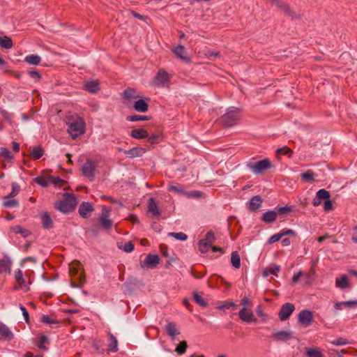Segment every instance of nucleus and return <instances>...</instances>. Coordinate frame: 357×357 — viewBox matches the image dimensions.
<instances>
[{
	"mask_svg": "<svg viewBox=\"0 0 357 357\" xmlns=\"http://www.w3.org/2000/svg\"><path fill=\"white\" fill-rule=\"evenodd\" d=\"M241 114V109L235 107H230L226 113L222 116L221 122L226 127H231L237 123Z\"/></svg>",
	"mask_w": 357,
	"mask_h": 357,
	"instance_id": "nucleus-2",
	"label": "nucleus"
},
{
	"mask_svg": "<svg viewBox=\"0 0 357 357\" xmlns=\"http://www.w3.org/2000/svg\"><path fill=\"white\" fill-rule=\"evenodd\" d=\"M126 252H131L134 250V245L131 241L126 243L123 248Z\"/></svg>",
	"mask_w": 357,
	"mask_h": 357,
	"instance_id": "nucleus-63",
	"label": "nucleus"
},
{
	"mask_svg": "<svg viewBox=\"0 0 357 357\" xmlns=\"http://www.w3.org/2000/svg\"><path fill=\"white\" fill-rule=\"evenodd\" d=\"M24 61L29 64L36 66L40 63L41 59L38 55L30 54L25 57Z\"/></svg>",
	"mask_w": 357,
	"mask_h": 357,
	"instance_id": "nucleus-37",
	"label": "nucleus"
},
{
	"mask_svg": "<svg viewBox=\"0 0 357 357\" xmlns=\"http://www.w3.org/2000/svg\"><path fill=\"white\" fill-rule=\"evenodd\" d=\"M85 90L91 93H96L100 90V84L97 80H89L84 84Z\"/></svg>",
	"mask_w": 357,
	"mask_h": 357,
	"instance_id": "nucleus-16",
	"label": "nucleus"
},
{
	"mask_svg": "<svg viewBox=\"0 0 357 357\" xmlns=\"http://www.w3.org/2000/svg\"><path fill=\"white\" fill-rule=\"evenodd\" d=\"M316 196L320 199H328L330 198L331 195L328 191L325 189H320L317 192Z\"/></svg>",
	"mask_w": 357,
	"mask_h": 357,
	"instance_id": "nucleus-48",
	"label": "nucleus"
},
{
	"mask_svg": "<svg viewBox=\"0 0 357 357\" xmlns=\"http://www.w3.org/2000/svg\"><path fill=\"white\" fill-rule=\"evenodd\" d=\"M165 331L172 340H174L176 336L180 334L179 331L176 328V324L174 322H169L165 326Z\"/></svg>",
	"mask_w": 357,
	"mask_h": 357,
	"instance_id": "nucleus-15",
	"label": "nucleus"
},
{
	"mask_svg": "<svg viewBox=\"0 0 357 357\" xmlns=\"http://www.w3.org/2000/svg\"><path fill=\"white\" fill-rule=\"evenodd\" d=\"M11 268V261L8 257H4L0 260V274L10 273Z\"/></svg>",
	"mask_w": 357,
	"mask_h": 357,
	"instance_id": "nucleus-21",
	"label": "nucleus"
},
{
	"mask_svg": "<svg viewBox=\"0 0 357 357\" xmlns=\"http://www.w3.org/2000/svg\"><path fill=\"white\" fill-rule=\"evenodd\" d=\"M63 200L66 202V204H68V206L72 209V211L74 210L77 204L76 197L73 194H66L64 195Z\"/></svg>",
	"mask_w": 357,
	"mask_h": 357,
	"instance_id": "nucleus-31",
	"label": "nucleus"
},
{
	"mask_svg": "<svg viewBox=\"0 0 357 357\" xmlns=\"http://www.w3.org/2000/svg\"><path fill=\"white\" fill-rule=\"evenodd\" d=\"M55 208L58 211H59L63 213H68L72 211V209L68 206V204H66V202L63 199L57 202L55 204Z\"/></svg>",
	"mask_w": 357,
	"mask_h": 357,
	"instance_id": "nucleus-33",
	"label": "nucleus"
},
{
	"mask_svg": "<svg viewBox=\"0 0 357 357\" xmlns=\"http://www.w3.org/2000/svg\"><path fill=\"white\" fill-rule=\"evenodd\" d=\"M262 203V199L259 195L254 196L249 202L248 208L253 211L260 208Z\"/></svg>",
	"mask_w": 357,
	"mask_h": 357,
	"instance_id": "nucleus-22",
	"label": "nucleus"
},
{
	"mask_svg": "<svg viewBox=\"0 0 357 357\" xmlns=\"http://www.w3.org/2000/svg\"><path fill=\"white\" fill-rule=\"evenodd\" d=\"M248 167L255 174H260L271 167V162L268 159L266 158L256 162L248 163Z\"/></svg>",
	"mask_w": 357,
	"mask_h": 357,
	"instance_id": "nucleus-5",
	"label": "nucleus"
},
{
	"mask_svg": "<svg viewBox=\"0 0 357 357\" xmlns=\"http://www.w3.org/2000/svg\"><path fill=\"white\" fill-rule=\"evenodd\" d=\"M335 286L340 289H344L350 287L347 275H342L340 278H336Z\"/></svg>",
	"mask_w": 357,
	"mask_h": 357,
	"instance_id": "nucleus-25",
	"label": "nucleus"
},
{
	"mask_svg": "<svg viewBox=\"0 0 357 357\" xmlns=\"http://www.w3.org/2000/svg\"><path fill=\"white\" fill-rule=\"evenodd\" d=\"M14 338V334L10 328L3 323L0 322V340L10 341Z\"/></svg>",
	"mask_w": 357,
	"mask_h": 357,
	"instance_id": "nucleus-11",
	"label": "nucleus"
},
{
	"mask_svg": "<svg viewBox=\"0 0 357 357\" xmlns=\"http://www.w3.org/2000/svg\"><path fill=\"white\" fill-rule=\"evenodd\" d=\"M133 108L137 112H145L148 110L149 105L144 100L140 99L134 103Z\"/></svg>",
	"mask_w": 357,
	"mask_h": 357,
	"instance_id": "nucleus-29",
	"label": "nucleus"
},
{
	"mask_svg": "<svg viewBox=\"0 0 357 357\" xmlns=\"http://www.w3.org/2000/svg\"><path fill=\"white\" fill-rule=\"evenodd\" d=\"M40 321L43 323L48 324V325L57 324L59 323L57 319L50 317V316L46 315V314H43L41 317Z\"/></svg>",
	"mask_w": 357,
	"mask_h": 357,
	"instance_id": "nucleus-45",
	"label": "nucleus"
},
{
	"mask_svg": "<svg viewBox=\"0 0 357 357\" xmlns=\"http://www.w3.org/2000/svg\"><path fill=\"white\" fill-rule=\"evenodd\" d=\"M15 279L18 283L20 289H23L24 291H27L29 289V283L26 282L21 270L19 269L15 272Z\"/></svg>",
	"mask_w": 357,
	"mask_h": 357,
	"instance_id": "nucleus-14",
	"label": "nucleus"
},
{
	"mask_svg": "<svg viewBox=\"0 0 357 357\" xmlns=\"http://www.w3.org/2000/svg\"><path fill=\"white\" fill-rule=\"evenodd\" d=\"M11 231L15 234H20L23 237H26L30 234V231L20 227V225H15L11 227Z\"/></svg>",
	"mask_w": 357,
	"mask_h": 357,
	"instance_id": "nucleus-36",
	"label": "nucleus"
},
{
	"mask_svg": "<svg viewBox=\"0 0 357 357\" xmlns=\"http://www.w3.org/2000/svg\"><path fill=\"white\" fill-rule=\"evenodd\" d=\"M35 182L42 187H47L49 185V178L47 179L44 177L35 178Z\"/></svg>",
	"mask_w": 357,
	"mask_h": 357,
	"instance_id": "nucleus-54",
	"label": "nucleus"
},
{
	"mask_svg": "<svg viewBox=\"0 0 357 357\" xmlns=\"http://www.w3.org/2000/svg\"><path fill=\"white\" fill-rule=\"evenodd\" d=\"M349 342L347 341V340L343 337H339L331 342V344L335 346L345 345L347 344Z\"/></svg>",
	"mask_w": 357,
	"mask_h": 357,
	"instance_id": "nucleus-57",
	"label": "nucleus"
},
{
	"mask_svg": "<svg viewBox=\"0 0 357 357\" xmlns=\"http://www.w3.org/2000/svg\"><path fill=\"white\" fill-rule=\"evenodd\" d=\"M79 264L76 262L75 264H72L70 266V273L71 275L77 276L79 280L82 281L84 279V275L82 273H79Z\"/></svg>",
	"mask_w": 357,
	"mask_h": 357,
	"instance_id": "nucleus-26",
	"label": "nucleus"
},
{
	"mask_svg": "<svg viewBox=\"0 0 357 357\" xmlns=\"http://www.w3.org/2000/svg\"><path fill=\"white\" fill-rule=\"evenodd\" d=\"M293 210H294L293 206H277L275 208V211L278 213V215L279 214V215H285L287 213L292 212Z\"/></svg>",
	"mask_w": 357,
	"mask_h": 357,
	"instance_id": "nucleus-39",
	"label": "nucleus"
},
{
	"mask_svg": "<svg viewBox=\"0 0 357 357\" xmlns=\"http://www.w3.org/2000/svg\"><path fill=\"white\" fill-rule=\"evenodd\" d=\"M188 347V344L186 341L181 342L176 347L175 351L178 355H183L185 353Z\"/></svg>",
	"mask_w": 357,
	"mask_h": 357,
	"instance_id": "nucleus-41",
	"label": "nucleus"
},
{
	"mask_svg": "<svg viewBox=\"0 0 357 357\" xmlns=\"http://www.w3.org/2000/svg\"><path fill=\"white\" fill-rule=\"evenodd\" d=\"M20 191V185L16 183H12V191L7 196H5L3 199H10V198H14Z\"/></svg>",
	"mask_w": 357,
	"mask_h": 357,
	"instance_id": "nucleus-40",
	"label": "nucleus"
},
{
	"mask_svg": "<svg viewBox=\"0 0 357 357\" xmlns=\"http://www.w3.org/2000/svg\"><path fill=\"white\" fill-rule=\"evenodd\" d=\"M68 132L73 139L81 136L85 131V122L84 119L77 116H72L68 119Z\"/></svg>",
	"mask_w": 357,
	"mask_h": 357,
	"instance_id": "nucleus-1",
	"label": "nucleus"
},
{
	"mask_svg": "<svg viewBox=\"0 0 357 357\" xmlns=\"http://www.w3.org/2000/svg\"><path fill=\"white\" fill-rule=\"evenodd\" d=\"M96 169V164L91 160H87L82 166L81 170L82 174L92 181L95 176V172Z\"/></svg>",
	"mask_w": 357,
	"mask_h": 357,
	"instance_id": "nucleus-6",
	"label": "nucleus"
},
{
	"mask_svg": "<svg viewBox=\"0 0 357 357\" xmlns=\"http://www.w3.org/2000/svg\"><path fill=\"white\" fill-rule=\"evenodd\" d=\"M62 182V180L58 176H50L49 184L52 183L54 185H59Z\"/></svg>",
	"mask_w": 357,
	"mask_h": 357,
	"instance_id": "nucleus-60",
	"label": "nucleus"
},
{
	"mask_svg": "<svg viewBox=\"0 0 357 357\" xmlns=\"http://www.w3.org/2000/svg\"><path fill=\"white\" fill-rule=\"evenodd\" d=\"M282 238V236L280 234V232H279V233H277V234L271 236L269 238L268 242L269 244H273V243L280 241Z\"/></svg>",
	"mask_w": 357,
	"mask_h": 357,
	"instance_id": "nucleus-59",
	"label": "nucleus"
},
{
	"mask_svg": "<svg viewBox=\"0 0 357 357\" xmlns=\"http://www.w3.org/2000/svg\"><path fill=\"white\" fill-rule=\"evenodd\" d=\"M41 222L43 228L50 229L53 226V222L48 213H44L41 216Z\"/></svg>",
	"mask_w": 357,
	"mask_h": 357,
	"instance_id": "nucleus-32",
	"label": "nucleus"
},
{
	"mask_svg": "<svg viewBox=\"0 0 357 357\" xmlns=\"http://www.w3.org/2000/svg\"><path fill=\"white\" fill-rule=\"evenodd\" d=\"M4 199L5 201L3 202L2 205L5 208H14L18 206V202L13 198Z\"/></svg>",
	"mask_w": 357,
	"mask_h": 357,
	"instance_id": "nucleus-46",
	"label": "nucleus"
},
{
	"mask_svg": "<svg viewBox=\"0 0 357 357\" xmlns=\"http://www.w3.org/2000/svg\"><path fill=\"white\" fill-rule=\"evenodd\" d=\"M293 337V333L288 331H280L271 335V338L275 342H287Z\"/></svg>",
	"mask_w": 357,
	"mask_h": 357,
	"instance_id": "nucleus-10",
	"label": "nucleus"
},
{
	"mask_svg": "<svg viewBox=\"0 0 357 357\" xmlns=\"http://www.w3.org/2000/svg\"><path fill=\"white\" fill-rule=\"evenodd\" d=\"M0 46L2 48L9 50L13 46L12 40L8 36L0 37Z\"/></svg>",
	"mask_w": 357,
	"mask_h": 357,
	"instance_id": "nucleus-34",
	"label": "nucleus"
},
{
	"mask_svg": "<svg viewBox=\"0 0 357 357\" xmlns=\"http://www.w3.org/2000/svg\"><path fill=\"white\" fill-rule=\"evenodd\" d=\"M239 318L244 322L251 323L256 321L253 313L248 310L246 307H243L238 312Z\"/></svg>",
	"mask_w": 357,
	"mask_h": 357,
	"instance_id": "nucleus-13",
	"label": "nucleus"
},
{
	"mask_svg": "<svg viewBox=\"0 0 357 357\" xmlns=\"http://www.w3.org/2000/svg\"><path fill=\"white\" fill-rule=\"evenodd\" d=\"M30 157L33 160L40 158L44 154V150L41 146H33L29 148Z\"/></svg>",
	"mask_w": 357,
	"mask_h": 357,
	"instance_id": "nucleus-17",
	"label": "nucleus"
},
{
	"mask_svg": "<svg viewBox=\"0 0 357 357\" xmlns=\"http://www.w3.org/2000/svg\"><path fill=\"white\" fill-rule=\"evenodd\" d=\"M160 261V258L155 255H148L144 260V265L149 268H155Z\"/></svg>",
	"mask_w": 357,
	"mask_h": 357,
	"instance_id": "nucleus-19",
	"label": "nucleus"
},
{
	"mask_svg": "<svg viewBox=\"0 0 357 357\" xmlns=\"http://www.w3.org/2000/svg\"><path fill=\"white\" fill-rule=\"evenodd\" d=\"M298 319L301 325L307 327L310 326L313 321L312 312L308 310H303L298 314Z\"/></svg>",
	"mask_w": 357,
	"mask_h": 357,
	"instance_id": "nucleus-8",
	"label": "nucleus"
},
{
	"mask_svg": "<svg viewBox=\"0 0 357 357\" xmlns=\"http://www.w3.org/2000/svg\"><path fill=\"white\" fill-rule=\"evenodd\" d=\"M231 263L235 268H239L241 266V258L236 251L231 252Z\"/></svg>",
	"mask_w": 357,
	"mask_h": 357,
	"instance_id": "nucleus-38",
	"label": "nucleus"
},
{
	"mask_svg": "<svg viewBox=\"0 0 357 357\" xmlns=\"http://www.w3.org/2000/svg\"><path fill=\"white\" fill-rule=\"evenodd\" d=\"M63 200L66 202V204H68V206L72 209V211L74 210L77 204L76 197L73 194H66L64 195Z\"/></svg>",
	"mask_w": 357,
	"mask_h": 357,
	"instance_id": "nucleus-30",
	"label": "nucleus"
},
{
	"mask_svg": "<svg viewBox=\"0 0 357 357\" xmlns=\"http://www.w3.org/2000/svg\"><path fill=\"white\" fill-rule=\"evenodd\" d=\"M292 151L287 146H284L282 148H279L276 150V153L278 155H289L291 156Z\"/></svg>",
	"mask_w": 357,
	"mask_h": 357,
	"instance_id": "nucleus-51",
	"label": "nucleus"
},
{
	"mask_svg": "<svg viewBox=\"0 0 357 357\" xmlns=\"http://www.w3.org/2000/svg\"><path fill=\"white\" fill-rule=\"evenodd\" d=\"M215 237L213 231H208L205 238L201 239L198 242L199 249L202 253L207 252L215 242Z\"/></svg>",
	"mask_w": 357,
	"mask_h": 357,
	"instance_id": "nucleus-4",
	"label": "nucleus"
},
{
	"mask_svg": "<svg viewBox=\"0 0 357 357\" xmlns=\"http://www.w3.org/2000/svg\"><path fill=\"white\" fill-rule=\"evenodd\" d=\"M169 236H172L179 241H185L188 238V236L183 232H170L168 234Z\"/></svg>",
	"mask_w": 357,
	"mask_h": 357,
	"instance_id": "nucleus-52",
	"label": "nucleus"
},
{
	"mask_svg": "<svg viewBox=\"0 0 357 357\" xmlns=\"http://www.w3.org/2000/svg\"><path fill=\"white\" fill-rule=\"evenodd\" d=\"M0 155L6 158V159H12L13 158V154L8 149H1L0 152Z\"/></svg>",
	"mask_w": 357,
	"mask_h": 357,
	"instance_id": "nucleus-58",
	"label": "nucleus"
},
{
	"mask_svg": "<svg viewBox=\"0 0 357 357\" xmlns=\"http://www.w3.org/2000/svg\"><path fill=\"white\" fill-rule=\"evenodd\" d=\"M148 209L150 213H151L155 216H159L160 215V212L158 208L157 204L154 199V198L151 197L149 199L148 203Z\"/></svg>",
	"mask_w": 357,
	"mask_h": 357,
	"instance_id": "nucleus-28",
	"label": "nucleus"
},
{
	"mask_svg": "<svg viewBox=\"0 0 357 357\" xmlns=\"http://www.w3.org/2000/svg\"><path fill=\"white\" fill-rule=\"evenodd\" d=\"M169 81V77L168 73L163 69L161 68L157 73L154 77V84L158 87H163Z\"/></svg>",
	"mask_w": 357,
	"mask_h": 357,
	"instance_id": "nucleus-7",
	"label": "nucleus"
},
{
	"mask_svg": "<svg viewBox=\"0 0 357 357\" xmlns=\"http://www.w3.org/2000/svg\"><path fill=\"white\" fill-rule=\"evenodd\" d=\"M194 299L195 302L202 307H206L208 303L198 293H194Z\"/></svg>",
	"mask_w": 357,
	"mask_h": 357,
	"instance_id": "nucleus-50",
	"label": "nucleus"
},
{
	"mask_svg": "<svg viewBox=\"0 0 357 357\" xmlns=\"http://www.w3.org/2000/svg\"><path fill=\"white\" fill-rule=\"evenodd\" d=\"M126 119L129 121L135 122V121H147L149 119V117L148 116L135 114V115L128 116L126 117Z\"/></svg>",
	"mask_w": 357,
	"mask_h": 357,
	"instance_id": "nucleus-42",
	"label": "nucleus"
},
{
	"mask_svg": "<svg viewBox=\"0 0 357 357\" xmlns=\"http://www.w3.org/2000/svg\"><path fill=\"white\" fill-rule=\"evenodd\" d=\"M294 310V305L290 303L282 305L279 312L280 319L282 321L287 320Z\"/></svg>",
	"mask_w": 357,
	"mask_h": 357,
	"instance_id": "nucleus-9",
	"label": "nucleus"
},
{
	"mask_svg": "<svg viewBox=\"0 0 357 357\" xmlns=\"http://www.w3.org/2000/svg\"><path fill=\"white\" fill-rule=\"evenodd\" d=\"M48 342V338L46 335H41L38 344V347L40 349L45 350L47 348L45 347V344Z\"/></svg>",
	"mask_w": 357,
	"mask_h": 357,
	"instance_id": "nucleus-56",
	"label": "nucleus"
},
{
	"mask_svg": "<svg viewBox=\"0 0 357 357\" xmlns=\"http://www.w3.org/2000/svg\"><path fill=\"white\" fill-rule=\"evenodd\" d=\"M130 135L135 139H145L147 138L149 134L146 130L143 128L134 129L131 131Z\"/></svg>",
	"mask_w": 357,
	"mask_h": 357,
	"instance_id": "nucleus-27",
	"label": "nucleus"
},
{
	"mask_svg": "<svg viewBox=\"0 0 357 357\" xmlns=\"http://www.w3.org/2000/svg\"><path fill=\"white\" fill-rule=\"evenodd\" d=\"M279 271H280V266H277V265H274V266L270 267L268 270L265 271L264 272V275L265 276H268L271 274L277 275L278 273H279Z\"/></svg>",
	"mask_w": 357,
	"mask_h": 357,
	"instance_id": "nucleus-49",
	"label": "nucleus"
},
{
	"mask_svg": "<svg viewBox=\"0 0 357 357\" xmlns=\"http://www.w3.org/2000/svg\"><path fill=\"white\" fill-rule=\"evenodd\" d=\"M280 232L282 237L287 236V235H292V236L296 235V232L293 229H285L280 231Z\"/></svg>",
	"mask_w": 357,
	"mask_h": 357,
	"instance_id": "nucleus-64",
	"label": "nucleus"
},
{
	"mask_svg": "<svg viewBox=\"0 0 357 357\" xmlns=\"http://www.w3.org/2000/svg\"><path fill=\"white\" fill-rule=\"evenodd\" d=\"M173 52L175 54V55L179 58L181 60H182L184 62H189L190 59L185 56V47L181 45H178L173 50Z\"/></svg>",
	"mask_w": 357,
	"mask_h": 357,
	"instance_id": "nucleus-18",
	"label": "nucleus"
},
{
	"mask_svg": "<svg viewBox=\"0 0 357 357\" xmlns=\"http://www.w3.org/2000/svg\"><path fill=\"white\" fill-rule=\"evenodd\" d=\"M94 211L93 205L89 202H82L78 209V213L83 218H88Z\"/></svg>",
	"mask_w": 357,
	"mask_h": 357,
	"instance_id": "nucleus-12",
	"label": "nucleus"
},
{
	"mask_svg": "<svg viewBox=\"0 0 357 357\" xmlns=\"http://www.w3.org/2000/svg\"><path fill=\"white\" fill-rule=\"evenodd\" d=\"M168 190L170 191L175 192L178 194H183L185 192L183 188H182V186L181 185H170L168 187Z\"/></svg>",
	"mask_w": 357,
	"mask_h": 357,
	"instance_id": "nucleus-55",
	"label": "nucleus"
},
{
	"mask_svg": "<svg viewBox=\"0 0 357 357\" xmlns=\"http://www.w3.org/2000/svg\"><path fill=\"white\" fill-rule=\"evenodd\" d=\"M108 348L107 350L111 352H116L118 350V340L116 337L112 333L108 335Z\"/></svg>",
	"mask_w": 357,
	"mask_h": 357,
	"instance_id": "nucleus-23",
	"label": "nucleus"
},
{
	"mask_svg": "<svg viewBox=\"0 0 357 357\" xmlns=\"http://www.w3.org/2000/svg\"><path fill=\"white\" fill-rule=\"evenodd\" d=\"M237 305L234 302H225L222 305H220L218 307V310H225V309H229L231 307H236Z\"/></svg>",
	"mask_w": 357,
	"mask_h": 357,
	"instance_id": "nucleus-61",
	"label": "nucleus"
},
{
	"mask_svg": "<svg viewBox=\"0 0 357 357\" xmlns=\"http://www.w3.org/2000/svg\"><path fill=\"white\" fill-rule=\"evenodd\" d=\"M124 98L126 99H136V91L134 89L128 88L123 91Z\"/></svg>",
	"mask_w": 357,
	"mask_h": 357,
	"instance_id": "nucleus-43",
	"label": "nucleus"
},
{
	"mask_svg": "<svg viewBox=\"0 0 357 357\" xmlns=\"http://www.w3.org/2000/svg\"><path fill=\"white\" fill-rule=\"evenodd\" d=\"M1 116H3V119L7 121L8 123H10V125H12L13 123V114L12 113H10L9 112H8L7 110L6 109H2V111H1Z\"/></svg>",
	"mask_w": 357,
	"mask_h": 357,
	"instance_id": "nucleus-44",
	"label": "nucleus"
},
{
	"mask_svg": "<svg viewBox=\"0 0 357 357\" xmlns=\"http://www.w3.org/2000/svg\"><path fill=\"white\" fill-rule=\"evenodd\" d=\"M143 152L144 150L142 149L132 148L126 151L125 154L127 157L132 158L141 155Z\"/></svg>",
	"mask_w": 357,
	"mask_h": 357,
	"instance_id": "nucleus-35",
	"label": "nucleus"
},
{
	"mask_svg": "<svg viewBox=\"0 0 357 357\" xmlns=\"http://www.w3.org/2000/svg\"><path fill=\"white\" fill-rule=\"evenodd\" d=\"M333 203H332V201L330 200V199H326L325 202H324V209L325 211H330L331 210H333Z\"/></svg>",
	"mask_w": 357,
	"mask_h": 357,
	"instance_id": "nucleus-62",
	"label": "nucleus"
},
{
	"mask_svg": "<svg viewBox=\"0 0 357 357\" xmlns=\"http://www.w3.org/2000/svg\"><path fill=\"white\" fill-rule=\"evenodd\" d=\"M301 178L307 182H312L314 177V174L312 170H307L301 174Z\"/></svg>",
	"mask_w": 357,
	"mask_h": 357,
	"instance_id": "nucleus-47",
	"label": "nucleus"
},
{
	"mask_svg": "<svg viewBox=\"0 0 357 357\" xmlns=\"http://www.w3.org/2000/svg\"><path fill=\"white\" fill-rule=\"evenodd\" d=\"M275 5L277 6L281 10V11H282L285 14L289 15H292L291 11L290 10L289 7L287 4H285L283 2L280 1L279 4H275Z\"/></svg>",
	"mask_w": 357,
	"mask_h": 357,
	"instance_id": "nucleus-53",
	"label": "nucleus"
},
{
	"mask_svg": "<svg viewBox=\"0 0 357 357\" xmlns=\"http://www.w3.org/2000/svg\"><path fill=\"white\" fill-rule=\"evenodd\" d=\"M277 216L278 213L275 211L270 210L262 215L261 220L265 223H272L276 220Z\"/></svg>",
	"mask_w": 357,
	"mask_h": 357,
	"instance_id": "nucleus-20",
	"label": "nucleus"
},
{
	"mask_svg": "<svg viewBox=\"0 0 357 357\" xmlns=\"http://www.w3.org/2000/svg\"><path fill=\"white\" fill-rule=\"evenodd\" d=\"M305 357H324L321 351L317 347H306Z\"/></svg>",
	"mask_w": 357,
	"mask_h": 357,
	"instance_id": "nucleus-24",
	"label": "nucleus"
},
{
	"mask_svg": "<svg viewBox=\"0 0 357 357\" xmlns=\"http://www.w3.org/2000/svg\"><path fill=\"white\" fill-rule=\"evenodd\" d=\"M111 208L103 206L101 210V214L99 216L98 221L101 227L105 230H109L113 225V221L109 218Z\"/></svg>",
	"mask_w": 357,
	"mask_h": 357,
	"instance_id": "nucleus-3",
	"label": "nucleus"
}]
</instances>
